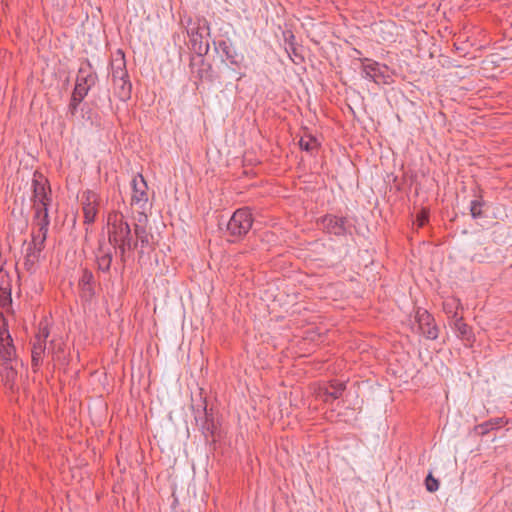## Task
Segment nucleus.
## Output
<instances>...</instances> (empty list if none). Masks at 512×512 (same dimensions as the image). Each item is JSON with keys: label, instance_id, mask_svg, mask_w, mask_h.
I'll use <instances>...</instances> for the list:
<instances>
[{"label": "nucleus", "instance_id": "nucleus-23", "mask_svg": "<svg viewBox=\"0 0 512 512\" xmlns=\"http://www.w3.org/2000/svg\"><path fill=\"white\" fill-rule=\"evenodd\" d=\"M191 43L194 51L199 55L202 56L203 54H206L209 50L208 44H203L202 42V35L200 33L192 34L191 35Z\"/></svg>", "mask_w": 512, "mask_h": 512}, {"label": "nucleus", "instance_id": "nucleus-35", "mask_svg": "<svg viewBox=\"0 0 512 512\" xmlns=\"http://www.w3.org/2000/svg\"><path fill=\"white\" fill-rule=\"evenodd\" d=\"M287 48H290V42L295 43V36L292 32H289L288 36L285 37Z\"/></svg>", "mask_w": 512, "mask_h": 512}, {"label": "nucleus", "instance_id": "nucleus-2", "mask_svg": "<svg viewBox=\"0 0 512 512\" xmlns=\"http://www.w3.org/2000/svg\"><path fill=\"white\" fill-rule=\"evenodd\" d=\"M253 224L252 213L249 208L237 209L226 225V232L231 237L230 241L234 242L244 237Z\"/></svg>", "mask_w": 512, "mask_h": 512}, {"label": "nucleus", "instance_id": "nucleus-34", "mask_svg": "<svg viewBox=\"0 0 512 512\" xmlns=\"http://www.w3.org/2000/svg\"><path fill=\"white\" fill-rule=\"evenodd\" d=\"M502 423V419H497L495 421V423H492L491 421L490 422H486L485 424L482 425L484 429V432L488 431V429H494L495 427H498L500 424Z\"/></svg>", "mask_w": 512, "mask_h": 512}, {"label": "nucleus", "instance_id": "nucleus-22", "mask_svg": "<svg viewBox=\"0 0 512 512\" xmlns=\"http://www.w3.org/2000/svg\"><path fill=\"white\" fill-rule=\"evenodd\" d=\"M65 348V344L61 338L53 337L49 341L48 347V355H51L53 359H59L61 354H63Z\"/></svg>", "mask_w": 512, "mask_h": 512}, {"label": "nucleus", "instance_id": "nucleus-27", "mask_svg": "<svg viewBox=\"0 0 512 512\" xmlns=\"http://www.w3.org/2000/svg\"><path fill=\"white\" fill-rule=\"evenodd\" d=\"M454 327L458 331L459 335L466 336L469 332L468 325L463 321V318L461 316H458V313H454Z\"/></svg>", "mask_w": 512, "mask_h": 512}, {"label": "nucleus", "instance_id": "nucleus-19", "mask_svg": "<svg viewBox=\"0 0 512 512\" xmlns=\"http://www.w3.org/2000/svg\"><path fill=\"white\" fill-rule=\"evenodd\" d=\"M50 335V331L48 328V324L46 321H41L38 326L37 333L35 334L34 340L32 343L40 346L48 351L49 343L48 337Z\"/></svg>", "mask_w": 512, "mask_h": 512}, {"label": "nucleus", "instance_id": "nucleus-12", "mask_svg": "<svg viewBox=\"0 0 512 512\" xmlns=\"http://www.w3.org/2000/svg\"><path fill=\"white\" fill-rule=\"evenodd\" d=\"M110 71L112 82L129 78L126 68L125 54L121 49H118L113 53L110 62Z\"/></svg>", "mask_w": 512, "mask_h": 512}, {"label": "nucleus", "instance_id": "nucleus-17", "mask_svg": "<svg viewBox=\"0 0 512 512\" xmlns=\"http://www.w3.org/2000/svg\"><path fill=\"white\" fill-rule=\"evenodd\" d=\"M79 287L81 289L82 297L86 300H91L95 294L94 276L91 271L87 269L83 270V273L79 279Z\"/></svg>", "mask_w": 512, "mask_h": 512}, {"label": "nucleus", "instance_id": "nucleus-16", "mask_svg": "<svg viewBox=\"0 0 512 512\" xmlns=\"http://www.w3.org/2000/svg\"><path fill=\"white\" fill-rule=\"evenodd\" d=\"M346 385L341 381H331L328 386L320 387L318 391V396L321 397L325 402L329 401V399H338L342 396L343 391L345 390Z\"/></svg>", "mask_w": 512, "mask_h": 512}, {"label": "nucleus", "instance_id": "nucleus-3", "mask_svg": "<svg viewBox=\"0 0 512 512\" xmlns=\"http://www.w3.org/2000/svg\"><path fill=\"white\" fill-rule=\"evenodd\" d=\"M47 181L40 176V178H34L32 182L33 187V209L34 216L41 217L42 215H48V207L51 202V197L47 192Z\"/></svg>", "mask_w": 512, "mask_h": 512}, {"label": "nucleus", "instance_id": "nucleus-32", "mask_svg": "<svg viewBox=\"0 0 512 512\" xmlns=\"http://www.w3.org/2000/svg\"><path fill=\"white\" fill-rule=\"evenodd\" d=\"M10 338V333L5 327V319L2 314H0V340Z\"/></svg>", "mask_w": 512, "mask_h": 512}, {"label": "nucleus", "instance_id": "nucleus-14", "mask_svg": "<svg viewBox=\"0 0 512 512\" xmlns=\"http://www.w3.org/2000/svg\"><path fill=\"white\" fill-rule=\"evenodd\" d=\"M0 306L5 310L12 306L10 278L2 269H0Z\"/></svg>", "mask_w": 512, "mask_h": 512}, {"label": "nucleus", "instance_id": "nucleus-11", "mask_svg": "<svg viewBox=\"0 0 512 512\" xmlns=\"http://www.w3.org/2000/svg\"><path fill=\"white\" fill-rule=\"evenodd\" d=\"M33 224L36 230L34 229L32 231V239L30 242L44 249L50 225L49 215H42L41 217L34 216Z\"/></svg>", "mask_w": 512, "mask_h": 512}, {"label": "nucleus", "instance_id": "nucleus-30", "mask_svg": "<svg viewBox=\"0 0 512 512\" xmlns=\"http://www.w3.org/2000/svg\"><path fill=\"white\" fill-rule=\"evenodd\" d=\"M425 487L429 492H435L439 489V481L429 473L425 479Z\"/></svg>", "mask_w": 512, "mask_h": 512}, {"label": "nucleus", "instance_id": "nucleus-7", "mask_svg": "<svg viewBox=\"0 0 512 512\" xmlns=\"http://www.w3.org/2000/svg\"><path fill=\"white\" fill-rule=\"evenodd\" d=\"M131 205L145 209L148 203V185L142 174L138 173L131 181Z\"/></svg>", "mask_w": 512, "mask_h": 512}, {"label": "nucleus", "instance_id": "nucleus-33", "mask_svg": "<svg viewBox=\"0 0 512 512\" xmlns=\"http://www.w3.org/2000/svg\"><path fill=\"white\" fill-rule=\"evenodd\" d=\"M428 218H429V213L428 211L426 210H422L418 215H417V224L419 227H423L427 222H428Z\"/></svg>", "mask_w": 512, "mask_h": 512}, {"label": "nucleus", "instance_id": "nucleus-4", "mask_svg": "<svg viewBox=\"0 0 512 512\" xmlns=\"http://www.w3.org/2000/svg\"><path fill=\"white\" fill-rule=\"evenodd\" d=\"M360 61L361 75L363 78L373 81L378 85L388 84L390 82V76L387 73L388 67L386 65L368 58L360 59Z\"/></svg>", "mask_w": 512, "mask_h": 512}, {"label": "nucleus", "instance_id": "nucleus-1", "mask_svg": "<svg viewBox=\"0 0 512 512\" xmlns=\"http://www.w3.org/2000/svg\"><path fill=\"white\" fill-rule=\"evenodd\" d=\"M107 234L109 243L114 249H118L122 256L127 251L137 247V242L133 240L130 225L125 221L124 216L120 212L113 211L108 214Z\"/></svg>", "mask_w": 512, "mask_h": 512}, {"label": "nucleus", "instance_id": "nucleus-6", "mask_svg": "<svg viewBox=\"0 0 512 512\" xmlns=\"http://www.w3.org/2000/svg\"><path fill=\"white\" fill-rule=\"evenodd\" d=\"M215 49L220 53L223 60L227 61L231 66L240 68L244 62V55L239 53L231 41L219 40L215 42Z\"/></svg>", "mask_w": 512, "mask_h": 512}, {"label": "nucleus", "instance_id": "nucleus-21", "mask_svg": "<svg viewBox=\"0 0 512 512\" xmlns=\"http://www.w3.org/2000/svg\"><path fill=\"white\" fill-rule=\"evenodd\" d=\"M96 259H97V265H98L99 270H101L103 272H108L110 270L112 259H113L112 252L110 249L106 250L101 245L99 247Z\"/></svg>", "mask_w": 512, "mask_h": 512}, {"label": "nucleus", "instance_id": "nucleus-24", "mask_svg": "<svg viewBox=\"0 0 512 512\" xmlns=\"http://www.w3.org/2000/svg\"><path fill=\"white\" fill-rule=\"evenodd\" d=\"M47 354V350L32 343V366L39 367L43 361V356Z\"/></svg>", "mask_w": 512, "mask_h": 512}, {"label": "nucleus", "instance_id": "nucleus-36", "mask_svg": "<svg viewBox=\"0 0 512 512\" xmlns=\"http://www.w3.org/2000/svg\"><path fill=\"white\" fill-rule=\"evenodd\" d=\"M196 33H199V32H198V29H194V28H192V29L188 30V35H189L190 37H191V35H192V34H196Z\"/></svg>", "mask_w": 512, "mask_h": 512}, {"label": "nucleus", "instance_id": "nucleus-10", "mask_svg": "<svg viewBox=\"0 0 512 512\" xmlns=\"http://www.w3.org/2000/svg\"><path fill=\"white\" fill-rule=\"evenodd\" d=\"M323 230L335 236H343L348 232L347 219L334 215H326L321 219Z\"/></svg>", "mask_w": 512, "mask_h": 512}, {"label": "nucleus", "instance_id": "nucleus-8", "mask_svg": "<svg viewBox=\"0 0 512 512\" xmlns=\"http://www.w3.org/2000/svg\"><path fill=\"white\" fill-rule=\"evenodd\" d=\"M82 211L84 215V223L92 225L98 214L99 195L92 190H87L82 195Z\"/></svg>", "mask_w": 512, "mask_h": 512}, {"label": "nucleus", "instance_id": "nucleus-13", "mask_svg": "<svg viewBox=\"0 0 512 512\" xmlns=\"http://www.w3.org/2000/svg\"><path fill=\"white\" fill-rule=\"evenodd\" d=\"M16 356V350L13 345L12 338H7L0 340V357L4 361V366L6 369L9 368V372L7 374L8 377L14 376L15 372L13 371L12 367L9 366V363L15 358Z\"/></svg>", "mask_w": 512, "mask_h": 512}, {"label": "nucleus", "instance_id": "nucleus-25", "mask_svg": "<svg viewBox=\"0 0 512 512\" xmlns=\"http://www.w3.org/2000/svg\"><path fill=\"white\" fill-rule=\"evenodd\" d=\"M299 145L302 150L312 152L318 147L319 143L315 137L309 135L302 137L299 141Z\"/></svg>", "mask_w": 512, "mask_h": 512}, {"label": "nucleus", "instance_id": "nucleus-15", "mask_svg": "<svg viewBox=\"0 0 512 512\" xmlns=\"http://www.w3.org/2000/svg\"><path fill=\"white\" fill-rule=\"evenodd\" d=\"M26 248L24 250V265L27 271H34L36 264L41 258L43 248L32 244L31 242L24 243Z\"/></svg>", "mask_w": 512, "mask_h": 512}, {"label": "nucleus", "instance_id": "nucleus-31", "mask_svg": "<svg viewBox=\"0 0 512 512\" xmlns=\"http://www.w3.org/2000/svg\"><path fill=\"white\" fill-rule=\"evenodd\" d=\"M458 305H459L458 301H456L455 299H452V300L445 301L443 304V308L447 314H451L452 317L454 318V313L457 312Z\"/></svg>", "mask_w": 512, "mask_h": 512}, {"label": "nucleus", "instance_id": "nucleus-9", "mask_svg": "<svg viewBox=\"0 0 512 512\" xmlns=\"http://www.w3.org/2000/svg\"><path fill=\"white\" fill-rule=\"evenodd\" d=\"M416 320L422 334L430 340L438 337V328L434 324L433 316L425 309H418L416 312Z\"/></svg>", "mask_w": 512, "mask_h": 512}, {"label": "nucleus", "instance_id": "nucleus-5", "mask_svg": "<svg viewBox=\"0 0 512 512\" xmlns=\"http://www.w3.org/2000/svg\"><path fill=\"white\" fill-rule=\"evenodd\" d=\"M98 76L94 71L92 65L89 61L83 63L77 72L76 82L74 87V92L76 94L87 96L90 89L95 85Z\"/></svg>", "mask_w": 512, "mask_h": 512}, {"label": "nucleus", "instance_id": "nucleus-20", "mask_svg": "<svg viewBox=\"0 0 512 512\" xmlns=\"http://www.w3.org/2000/svg\"><path fill=\"white\" fill-rule=\"evenodd\" d=\"M147 216L144 213L139 214L138 223L134 225V235L136 237L137 244L140 243L141 247H145L149 243V235L146 231L145 226L141 225L142 220L146 221Z\"/></svg>", "mask_w": 512, "mask_h": 512}, {"label": "nucleus", "instance_id": "nucleus-28", "mask_svg": "<svg viewBox=\"0 0 512 512\" xmlns=\"http://www.w3.org/2000/svg\"><path fill=\"white\" fill-rule=\"evenodd\" d=\"M286 50L294 63L298 64L303 61L304 58L298 53L295 43L290 42V48H286Z\"/></svg>", "mask_w": 512, "mask_h": 512}, {"label": "nucleus", "instance_id": "nucleus-29", "mask_svg": "<svg viewBox=\"0 0 512 512\" xmlns=\"http://www.w3.org/2000/svg\"><path fill=\"white\" fill-rule=\"evenodd\" d=\"M482 202L480 200H472L470 203V213L474 219L482 217Z\"/></svg>", "mask_w": 512, "mask_h": 512}, {"label": "nucleus", "instance_id": "nucleus-26", "mask_svg": "<svg viewBox=\"0 0 512 512\" xmlns=\"http://www.w3.org/2000/svg\"><path fill=\"white\" fill-rule=\"evenodd\" d=\"M84 98H85V96H83V95L79 96L78 94H76V92L73 91L70 103L68 105V112L72 116H74L77 113L78 106L83 101Z\"/></svg>", "mask_w": 512, "mask_h": 512}, {"label": "nucleus", "instance_id": "nucleus-18", "mask_svg": "<svg viewBox=\"0 0 512 512\" xmlns=\"http://www.w3.org/2000/svg\"><path fill=\"white\" fill-rule=\"evenodd\" d=\"M113 93L121 101L126 102L131 98L132 84L129 80H117L113 81Z\"/></svg>", "mask_w": 512, "mask_h": 512}]
</instances>
